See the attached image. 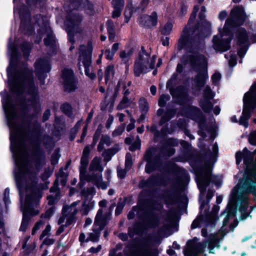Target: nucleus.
Returning a JSON list of instances; mask_svg holds the SVG:
<instances>
[{"instance_id": "f257e3e1", "label": "nucleus", "mask_w": 256, "mask_h": 256, "mask_svg": "<svg viewBox=\"0 0 256 256\" xmlns=\"http://www.w3.org/2000/svg\"><path fill=\"white\" fill-rule=\"evenodd\" d=\"M11 52L10 66L7 69L10 87L14 92L20 97L19 100L20 110L11 102L10 98L6 96L3 101V108L10 129L11 150L15 158L18 172L14 173L17 187L21 193L25 182H36V172L32 170L28 164V153L25 143L29 139L31 122H24L28 115L30 119L37 118L42 110L41 104L38 94V88L34 82L32 70L24 66L14 74L18 56V48L10 44Z\"/></svg>"}, {"instance_id": "f03ea898", "label": "nucleus", "mask_w": 256, "mask_h": 256, "mask_svg": "<svg viewBox=\"0 0 256 256\" xmlns=\"http://www.w3.org/2000/svg\"><path fill=\"white\" fill-rule=\"evenodd\" d=\"M198 10V7L195 6L188 26L182 30L178 44V48L180 50L185 48L188 52L182 58V62L190 64L196 71L200 70L201 68L204 69L202 71L198 72L194 80L195 87L200 89L204 85L208 78L207 70L205 69L207 64L206 59L204 55L200 54L199 52L201 41L207 36L210 24L204 19V12H200L199 18L202 26L194 30L190 28L191 23L193 22Z\"/></svg>"}, {"instance_id": "7ed1b4c3", "label": "nucleus", "mask_w": 256, "mask_h": 256, "mask_svg": "<svg viewBox=\"0 0 256 256\" xmlns=\"http://www.w3.org/2000/svg\"><path fill=\"white\" fill-rule=\"evenodd\" d=\"M246 14L243 8L238 6L234 8L226 20L222 29L219 28L220 37L214 36L212 39V47L216 51L224 52L230 48V42L232 39V30L242 25L246 20Z\"/></svg>"}, {"instance_id": "20e7f679", "label": "nucleus", "mask_w": 256, "mask_h": 256, "mask_svg": "<svg viewBox=\"0 0 256 256\" xmlns=\"http://www.w3.org/2000/svg\"><path fill=\"white\" fill-rule=\"evenodd\" d=\"M80 56L78 57V68L80 73H84L93 80L96 78V74L93 72L92 68V47L90 42L86 46L80 45L79 48Z\"/></svg>"}, {"instance_id": "39448f33", "label": "nucleus", "mask_w": 256, "mask_h": 256, "mask_svg": "<svg viewBox=\"0 0 256 256\" xmlns=\"http://www.w3.org/2000/svg\"><path fill=\"white\" fill-rule=\"evenodd\" d=\"M156 58V56H150V54L142 46L135 61L134 69V75L139 76L141 74H146L153 69Z\"/></svg>"}, {"instance_id": "423d86ee", "label": "nucleus", "mask_w": 256, "mask_h": 256, "mask_svg": "<svg viewBox=\"0 0 256 256\" xmlns=\"http://www.w3.org/2000/svg\"><path fill=\"white\" fill-rule=\"evenodd\" d=\"M20 17L22 20L20 30L27 35H31L34 32L32 24H38L42 26L44 22V17L41 14H37L34 16L33 20H30V14L28 9L24 6H21L18 10Z\"/></svg>"}, {"instance_id": "0eeeda50", "label": "nucleus", "mask_w": 256, "mask_h": 256, "mask_svg": "<svg viewBox=\"0 0 256 256\" xmlns=\"http://www.w3.org/2000/svg\"><path fill=\"white\" fill-rule=\"evenodd\" d=\"M210 181L218 187L222 185L220 178L218 176H212L210 170L198 176L196 180L198 186L200 190V203L201 212L206 204L204 201L202 202V198L204 196V192Z\"/></svg>"}, {"instance_id": "6e6552de", "label": "nucleus", "mask_w": 256, "mask_h": 256, "mask_svg": "<svg viewBox=\"0 0 256 256\" xmlns=\"http://www.w3.org/2000/svg\"><path fill=\"white\" fill-rule=\"evenodd\" d=\"M218 242V240L216 235L212 236L210 240L204 242L202 243L192 242L188 245L187 249L184 251L185 256H197L198 254L202 253L204 248L208 245L210 253H214V248Z\"/></svg>"}, {"instance_id": "1a4fd4ad", "label": "nucleus", "mask_w": 256, "mask_h": 256, "mask_svg": "<svg viewBox=\"0 0 256 256\" xmlns=\"http://www.w3.org/2000/svg\"><path fill=\"white\" fill-rule=\"evenodd\" d=\"M218 210L219 206H214L210 214H206V212H204V216L200 215L194 220L191 225V228L194 229L203 226H214L216 222L218 220L216 213Z\"/></svg>"}, {"instance_id": "9d476101", "label": "nucleus", "mask_w": 256, "mask_h": 256, "mask_svg": "<svg viewBox=\"0 0 256 256\" xmlns=\"http://www.w3.org/2000/svg\"><path fill=\"white\" fill-rule=\"evenodd\" d=\"M22 220L20 230L25 232L30 221L31 216L38 215L40 212L35 210L31 206V200L28 196L26 198L24 208L22 207Z\"/></svg>"}, {"instance_id": "9b49d317", "label": "nucleus", "mask_w": 256, "mask_h": 256, "mask_svg": "<svg viewBox=\"0 0 256 256\" xmlns=\"http://www.w3.org/2000/svg\"><path fill=\"white\" fill-rule=\"evenodd\" d=\"M82 18L78 14L70 15L69 18L66 22V25L67 26L66 30L69 36V40L72 44L74 42V36L75 33L82 32L81 28L79 26Z\"/></svg>"}, {"instance_id": "f8f14e48", "label": "nucleus", "mask_w": 256, "mask_h": 256, "mask_svg": "<svg viewBox=\"0 0 256 256\" xmlns=\"http://www.w3.org/2000/svg\"><path fill=\"white\" fill-rule=\"evenodd\" d=\"M236 36L238 44L241 46L238 50V54L240 57L242 58L246 54L250 46V33L248 32L244 28H239L236 32Z\"/></svg>"}, {"instance_id": "ddd939ff", "label": "nucleus", "mask_w": 256, "mask_h": 256, "mask_svg": "<svg viewBox=\"0 0 256 256\" xmlns=\"http://www.w3.org/2000/svg\"><path fill=\"white\" fill-rule=\"evenodd\" d=\"M35 72L40 81V84H44L46 73L50 71V64L48 59L40 58L35 64Z\"/></svg>"}, {"instance_id": "4468645a", "label": "nucleus", "mask_w": 256, "mask_h": 256, "mask_svg": "<svg viewBox=\"0 0 256 256\" xmlns=\"http://www.w3.org/2000/svg\"><path fill=\"white\" fill-rule=\"evenodd\" d=\"M187 112H182L180 114L186 117L189 118L196 121L200 120L202 121L203 120L202 114L199 108L194 106H190L186 108ZM198 126L201 130L198 131V134L201 136L203 138L206 137V134L202 132V122H200L198 123Z\"/></svg>"}, {"instance_id": "2eb2a0df", "label": "nucleus", "mask_w": 256, "mask_h": 256, "mask_svg": "<svg viewBox=\"0 0 256 256\" xmlns=\"http://www.w3.org/2000/svg\"><path fill=\"white\" fill-rule=\"evenodd\" d=\"M132 82L128 81L124 83L122 80H119L116 88L115 94L116 95L119 90L122 88L124 96L117 106L118 110H122L128 107L130 104V100L127 98V96L130 93L128 88L131 86Z\"/></svg>"}, {"instance_id": "dca6fc26", "label": "nucleus", "mask_w": 256, "mask_h": 256, "mask_svg": "<svg viewBox=\"0 0 256 256\" xmlns=\"http://www.w3.org/2000/svg\"><path fill=\"white\" fill-rule=\"evenodd\" d=\"M62 78L64 90L68 92L74 91L76 88V81L74 78L73 72L70 70H64Z\"/></svg>"}, {"instance_id": "f3484780", "label": "nucleus", "mask_w": 256, "mask_h": 256, "mask_svg": "<svg viewBox=\"0 0 256 256\" xmlns=\"http://www.w3.org/2000/svg\"><path fill=\"white\" fill-rule=\"evenodd\" d=\"M154 152V148H150L146 152L144 156V160L148 162L145 171L148 174H150L156 170L160 164V158L153 157Z\"/></svg>"}, {"instance_id": "a211bd4d", "label": "nucleus", "mask_w": 256, "mask_h": 256, "mask_svg": "<svg viewBox=\"0 0 256 256\" xmlns=\"http://www.w3.org/2000/svg\"><path fill=\"white\" fill-rule=\"evenodd\" d=\"M214 96V94L212 92L208 86H206L203 92V98L200 101V106L206 112H210L212 111V104L210 102Z\"/></svg>"}, {"instance_id": "6ab92c4d", "label": "nucleus", "mask_w": 256, "mask_h": 256, "mask_svg": "<svg viewBox=\"0 0 256 256\" xmlns=\"http://www.w3.org/2000/svg\"><path fill=\"white\" fill-rule=\"evenodd\" d=\"M110 220V212L104 214V210H98L94 218V226L103 230Z\"/></svg>"}, {"instance_id": "aec40b11", "label": "nucleus", "mask_w": 256, "mask_h": 256, "mask_svg": "<svg viewBox=\"0 0 256 256\" xmlns=\"http://www.w3.org/2000/svg\"><path fill=\"white\" fill-rule=\"evenodd\" d=\"M176 218V214L174 210L170 211L166 215V216L164 218L162 221V226L160 229L161 232L166 230H168L174 224Z\"/></svg>"}, {"instance_id": "412c9836", "label": "nucleus", "mask_w": 256, "mask_h": 256, "mask_svg": "<svg viewBox=\"0 0 256 256\" xmlns=\"http://www.w3.org/2000/svg\"><path fill=\"white\" fill-rule=\"evenodd\" d=\"M70 8L76 9L80 8H84L90 10V12H92L93 5L88 0H72V2L70 5Z\"/></svg>"}, {"instance_id": "4be33fe9", "label": "nucleus", "mask_w": 256, "mask_h": 256, "mask_svg": "<svg viewBox=\"0 0 256 256\" xmlns=\"http://www.w3.org/2000/svg\"><path fill=\"white\" fill-rule=\"evenodd\" d=\"M178 76V74H174L166 82V87L169 90L170 94L173 96H180L182 94H183V92L177 94L175 92V90L174 87L176 84Z\"/></svg>"}, {"instance_id": "5701e85b", "label": "nucleus", "mask_w": 256, "mask_h": 256, "mask_svg": "<svg viewBox=\"0 0 256 256\" xmlns=\"http://www.w3.org/2000/svg\"><path fill=\"white\" fill-rule=\"evenodd\" d=\"M124 4V0H113V18L121 14Z\"/></svg>"}, {"instance_id": "b1692460", "label": "nucleus", "mask_w": 256, "mask_h": 256, "mask_svg": "<svg viewBox=\"0 0 256 256\" xmlns=\"http://www.w3.org/2000/svg\"><path fill=\"white\" fill-rule=\"evenodd\" d=\"M34 154L36 167L40 166L45 164L46 155L44 152L39 148H36L34 150Z\"/></svg>"}, {"instance_id": "393cba45", "label": "nucleus", "mask_w": 256, "mask_h": 256, "mask_svg": "<svg viewBox=\"0 0 256 256\" xmlns=\"http://www.w3.org/2000/svg\"><path fill=\"white\" fill-rule=\"evenodd\" d=\"M94 201L92 200V198H85L83 201L81 211L84 215H87L90 210L94 206Z\"/></svg>"}, {"instance_id": "a878e982", "label": "nucleus", "mask_w": 256, "mask_h": 256, "mask_svg": "<svg viewBox=\"0 0 256 256\" xmlns=\"http://www.w3.org/2000/svg\"><path fill=\"white\" fill-rule=\"evenodd\" d=\"M141 20L146 22V23L144 24L146 26H154L158 22L157 14L156 12H153L151 16H145L142 18Z\"/></svg>"}, {"instance_id": "bb28decb", "label": "nucleus", "mask_w": 256, "mask_h": 256, "mask_svg": "<svg viewBox=\"0 0 256 256\" xmlns=\"http://www.w3.org/2000/svg\"><path fill=\"white\" fill-rule=\"evenodd\" d=\"M134 139V137L126 138L125 139V142L126 144H131L129 148V150L132 152L140 149L141 143L140 140L138 136H137L136 140L132 142Z\"/></svg>"}, {"instance_id": "cd10ccee", "label": "nucleus", "mask_w": 256, "mask_h": 256, "mask_svg": "<svg viewBox=\"0 0 256 256\" xmlns=\"http://www.w3.org/2000/svg\"><path fill=\"white\" fill-rule=\"evenodd\" d=\"M158 182V178L152 176L148 180H142L139 184L140 188H152L156 185Z\"/></svg>"}, {"instance_id": "c85d7f7f", "label": "nucleus", "mask_w": 256, "mask_h": 256, "mask_svg": "<svg viewBox=\"0 0 256 256\" xmlns=\"http://www.w3.org/2000/svg\"><path fill=\"white\" fill-rule=\"evenodd\" d=\"M102 230V229L94 226L92 228L93 232L89 234V236L86 240V242H88V240H90L93 242H98L100 236V232Z\"/></svg>"}, {"instance_id": "c756f323", "label": "nucleus", "mask_w": 256, "mask_h": 256, "mask_svg": "<svg viewBox=\"0 0 256 256\" xmlns=\"http://www.w3.org/2000/svg\"><path fill=\"white\" fill-rule=\"evenodd\" d=\"M100 160L98 157H95L92 160V161L90 166V171H98L99 172H101L102 170V167L101 166Z\"/></svg>"}, {"instance_id": "7c9ffc66", "label": "nucleus", "mask_w": 256, "mask_h": 256, "mask_svg": "<svg viewBox=\"0 0 256 256\" xmlns=\"http://www.w3.org/2000/svg\"><path fill=\"white\" fill-rule=\"evenodd\" d=\"M176 113V111L174 109H169L165 113V114L162 117L160 122V124L162 125L170 119L173 118Z\"/></svg>"}, {"instance_id": "2f4dec72", "label": "nucleus", "mask_w": 256, "mask_h": 256, "mask_svg": "<svg viewBox=\"0 0 256 256\" xmlns=\"http://www.w3.org/2000/svg\"><path fill=\"white\" fill-rule=\"evenodd\" d=\"M167 144L170 146L168 148L167 154L168 156H172L175 152V150L171 146H177L178 144V142L177 140L174 138H169L166 140Z\"/></svg>"}, {"instance_id": "473e14b6", "label": "nucleus", "mask_w": 256, "mask_h": 256, "mask_svg": "<svg viewBox=\"0 0 256 256\" xmlns=\"http://www.w3.org/2000/svg\"><path fill=\"white\" fill-rule=\"evenodd\" d=\"M111 144L110 138L106 135H102L100 142L98 146V150L102 151L104 148V145L106 144L107 146H110Z\"/></svg>"}, {"instance_id": "72a5a7b5", "label": "nucleus", "mask_w": 256, "mask_h": 256, "mask_svg": "<svg viewBox=\"0 0 256 256\" xmlns=\"http://www.w3.org/2000/svg\"><path fill=\"white\" fill-rule=\"evenodd\" d=\"M44 42L46 46H52L55 43V40L51 30H47L46 38L44 39Z\"/></svg>"}, {"instance_id": "f704fd0d", "label": "nucleus", "mask_w": 256, "mask_h": 256, "mask_svg": "<svg viewBox=\"0 0 256 256\" xmlns=\"http://www.w3.org/2000/svg\"><path fill=\"white\" fill-rule=\"evenodd\" d=\"M166 202L168 204H173L178 202V194L174 192L166 198Z\"/></svg>"}, {"instance_id": "c9c22d12", "label": "nucleus", "mask_w": 256, "mask_h": 256, "mask_svg": "<svg viewBox=\"0 0 256 256\" xmlns=\"http://www.w3.org/2000/svg\"><path fill=\"white\" fill-rule=\"evenodd\" d=\"M132 53V50L130 49L128 50H124L121 52L120 54V56L123 62H126L130 60Z\"/></svg>"}, {"instance_id": "e433bc0d", "label": "nucleus", "mask_w": 256, "mask_h": 256, "mask_svg": "<svg viewBox=\"0 0 256 256\" xmlns=\"http://www.w3.org/2000/svg\"><path fill=\"white\" fill-rule=\"evenodd\" d=\"M225 58L228 60V64L230 66H234L236 64V54L230 52L228 54H225Z\"/></svg>"}, {"instance_id": "4c0bfd02", "label": "nucleus", "mask_w": 256, "mask_h": 256, "mask_svg": "<svg viewBox=\"0 0 256 256\" xmlns=\"http://www.w3.org/2000/svg\"><path fill=\"white\" fill-rule=\"evenodd\" d=\"M78 210L76 208H72V206H66L63 208L62 214L64 216H68V215L76 214Z\"/></svg>"}, {"instance_id": "58836bf2", "label": "nucleus", "mask_w": 256, "mask_h": 256, "mask_svg": "<svg viewBox=\"0 0 256 256\" xmlns=\"http://www.w3.org/2000/svg\"><path fill=\"white\" fill-rule=\"evenodd\" d=\"M101 178L102 176L100 173L96 174V176L86 174L83 178L84 180H86L88 182L94 181L97 182H100Z\"/></svg>"}, {"instance_id": "ea45409f", "label": "nucleus", "mask_w": 256, "mask_h": 256, "mask_svg": "<svg viewBox=\"0 0 256 256\" xmlns=\"http://www.w3.org/2000/svg\"><path fill=\"white\" fill-rule=\"evenodd\" d=\"M48 200V204L49 205H53L55 204L60 198V192H58L54 195H50L47 197Z\"/></svg>"}, {"instance_id": "a19ab883", "label": "nucleus", "mask_w": 256, "mask_h": 256, "mask_svg": "<svg viewBox=\"0 0 256 256\" xmlns=\"http://www.w3.org/2000/svg\"><path fill=\"white\" fill-rule=\"evenodd\" d=\"M60 108L62 112L68 116H70L72 114V108L68 103H64L62 105Z\"/></svg>"}, {"instance_id": "79ce46f5", "label": "nucleus", "mask_w": 256, "mask_h": 256, "mask_svg": "<svg viewBox=\"0 0 256 256\" xmlns=\"http://www.w3.org/2000/svg\"><path fill=\"white\" fill-rule=\"evenodd\" d=\"M139 106L142 112H146L148 110V105L146 100L144 98H140L139 100Z\"/></svg>"}, {"instance_id": "37998d69", "label": "nucleus", "mask_w": 256, "mask_h": 256, "mask_svg": "<svg viewBox=\"0 0 256 256\" xmlns=\"http://www.w3.org/2000/svg\"><path fill=\"white\" fill-rule=\"evenodd\" d=\"M95 193V188L94 187L88 188H84L81 192V194L85 198H88L90 196H93Z\"/></svg>"}, {"instance_id": "c03bdc74", "label": "nucleus", "mask_w": 256, "mask_h": 256, "mask_svg": "<svg viewBox=\"0 0 256 256\" xmlns=\"http://www.w3.org/2000/svg\"><path fill=\"white\" fill-rule=\"evenodd\" d=\"M31 47L32 45L30 43L25 42L22 44V50L24 52V58H27L28 57Z\"/></svg>"}, {"instance_id": "a18cd8bd", "label": "nucleus", "mask_w": 256, "mask_h": 256, "mask_svg": "<svg viewBox=\"0 0 256 256\" xmlns=\"http://www.w3.org/2000/svg\"><path fill=\"white\" fill-rule=\"evenodd\" d=\"M132 164V156L130 153H127L126 156L125 166L126 169L128 170Z\"/></svg>"}, {"instance_id": "49530a36", "label": "nucleus", "mask_w": 256, "mask_h": 256, "mask_svg": "<svg viewBox=\"0 0 256 256\" xmlns=\"http://www.w3.org/2000/svg\"><path fill=\"white\" fill-rule=\"evenodd\" d=\"M60 150L58 148L56 149L52 156L51 158V163L52 164L54 165L58 162V159L60 157Z\"/></svg>"}, {"instance_id": "de8ad7c7", "label": "nucleus", "mask_w": 256, "mask_h": 256, "mask_svg": "<svg viewBox=\"0 0 256 256\" xmlns=\"http://www.w3.org/2000/svg\"><path fill=\"white\" fill-rule=\"evenodd\" d=\"M172 24L170 22L166 23L162 30V34L164 35L169 34L172 29Z\"/></svg>"}, {"instance_id": "09e8293b", "label": "nucleus", "mask_w": 256, "mask_h": 256, "mask_svg": "<svg viewBox=\"0 0 256 256\" xmlns=\"http://www.w3.org/2000/svg\"><path fill=\"white\" fill-rule=\"evenodd\" d=\"M170 99V96L169 95H162L158 100V105L160 107H164L166 102L168 101Z\"/></svg>"}, {"instance_id": "8fccbe9b", "label": "nucleus", "mask_w": 256, "mask_h": 256, "mask_svg": "<svg viewBox=\"0 0 256 256\" xmlns=\"http://www.w3.org/2000/svg\"><path fill=\"white\" fill-rule=\"evenodd\" d=\"M102 156L104 157V161H109L112 158V150L111 148H108L105 150L102 154Z\"/></svg>"}, {"instance_id": "3c124183", "label": "nucleus", "mask_w": 256, "mask_h": 256, "mask_svg": "<svg viewBox=\"0 0 256 256\" xmlns=\"http://www.w3.org/2000/svg\"><path fill=\"white\" fill-rule=\"evenodd\" d=\"M248 142L250 144L256 146V130L250 132L248 136Z\"/></svg>"}, {"instance_id": "603ef678", "label": "nucleus", "mask_w": 256, "mask_h": 256, "mask_svg": "<svg viewBox=\"0 0 256 256\" xmlns=\"http://www.w3.org/2000/svg\"><path fill=\"white\" fill-rule=\"evenodd\" d=\"M80 127V124L78 123L75 126L72 128L70 130V139L71 141L73 140L75 137L76 133L78 132Z\"/></svg>"}, {"instance_id": "864d4df0", "label": "nucleus", "mask_w": 256, "mask_h": 256, "mask_svg": "<svg viewBox=\"0 0 256 256\" xmlns=\"http://www.w3.org/2000/svg\"><path fill=\"white\" fill-rule=\"evenodd\" d=\"M160 220L154 216H152L150 220L148 225L150 227L155 228L159 225Z\"/></svg>"}, {"instance_id": "5fc2aeb1", "label": "nucleus", "mask_w": 256, "mask_h": 256, "mask_svg": "<svg viewBox=\"0 0 256 256\" xmlns=\"http://www.w3.org/2000/svg\"><path fill=\"white\" fill-rule=\"evenodd\" d=\"M221 78V75L218 72L214 73L212 76V82L214 84H217Z\"/></svg>"}, {"instance_id": "6e6d98bb", "label": "nucleus", "mask_w": 256, "mask_h": 256, "mask_svg": "<svg viewBox=\"0 0 256 256\" xmlns=\"http://www.w3.org/2000/svg\"><path fill=\"white\" fill-rule=\"evenodd\" d=\"M112 70L110 66H108L105 70L104 79L106 84H108V81L110 78V72Z\"/></svg>"}, {"instance_id": "4d7b16f0", "label": "nucleus", "mask_w": 256, "mask_h": 256, "mask_svg": "<svg viewBox=\"0 0 256 256\" xmlns=\"http://www.w3.org/2000/svg\"><path fill=\"white\" fill-rule=\"evenodd\" d=\"M50 225H47L46 228L42 231L41 235L40 236V239L42 240L45 236H49L50 234Z\"/></svg>"}, {"instance_id": "13d9d810", "label": "nucleus", "mask_w": 256, "mask_h": 256, "mask_svg": "<svg viewBox=\"0 0 256 256\" xmlns=\"http://www.w3.org/2000/svg\"><path fill=\"white\" fill-rule=\"evenodd\" d=\"M58 186V180L56 179L54 181L53 186L50 188V192L56 193L58 192H60Z\"/></svg>"}, {"instance_id": "bf43d9fd", "label": "nucleus", "mask_w": 256, "mask_h": 256, "mask_svg": "<svg viewBox=\"0 0 256 256\" xmlns=\"http://www.w3.org/2000/svg\"><path fill=\"white\" fill-rule=\"evenodd\" d=\"M124 130V126L121 125L113 132V136H118L121 134Z\"/></svg>"}, {"instance_id": "052dcab7", "label": "nucleus", "mask_w": 256, "mask_h": 256, "mask_svg": "<svg viewBox=\"0 0 256 256\" xmlns=\"http://www.w3.org/2000/svg\"><path fill=\"white\" fill-rule=\"evenodd\" d=\"M54 210L53 208H51L48 210L44 214H41V218H50L52 212H53Z\"/></svg>"}, {"instance_id": "680f3d73", "label": "nucleus", "mask_w": 256, "mask_h": 256, "mask_svg": "<svg viewBox=\"0 0 256 256\" xmlns=\"http://www.w3.org/2000/svg\"><path fill=\"white\" fill-rule=\"evenodd\" d=\"M117 173L118 178L122 179L124 178L126 174V172L125 170L121 168L120 167H118L117 169Z\"/></svg>"}, {"instance_id": "e2e57ef3", "label": "nucleus", "mask_w": 256, "mask_h": 256, "mask_svg": "<svg viewBox=\"0 0 256 256\" xmlns=\"http://www.w3.org/2000/svg\"><path fill=\"white\" fill-rule=\"evenodd\" d=\"M50 115V110H49V109L46 110L43 114L42 119V122H46L47 120H48Z\"/></svg>"}, {"instance_id": "0e129e2a", "label": "nucleus", "mask_w": 256, "mask_h": 256, "mask_svg": "<svg viewBox=\"0 0 256 256\" xmlns=\"http://www.w3.org/2000/svg\"><path fill=\"white\" fill-rule=\"evenodd\" d=\"M87 166L80 165V180H82L86 174Z\"/></svg>"}, {"instance_id": "69168bd1", "label": "nucleus", "mask_w": 256, "mask_h": 256, "mask_svg": "<svg viewBox=\"0 0 256 256\" xmlns=\"http://www.w3.org/2000/svg\"><path fill=\"white\" fill-rule=\"evenodd\" d=\"M88 156H82L80 160V165L88 166Z\"/></svg>"}, {"instance_id": "338daca9", "label": "nucleus", "mask_w": 256, "mask_h": 256, "mask_svg": "<svg viewBox=\"0 0 256 256\" xmlns=\"http://www.w3.org/2000/svg\"><path fill=\"white\" fill-rule=\"evenodd\" d=\"M100 134L101 130H100L98 129L96 130L93 138V142L94 144H95L96 142L98 140Z\"/></svg>"}, {"instance_id": "774afa93", "label": "nucleus", "mask_w": 256, "mask_h": 256, "mask_svg": "<svg viewBox=\"0 0 256 256\" xmlns=\"http://www.w3.org/2000/svg\"><path fill=\"white\" fill-rule=\"evenodd\" d=\"M138 208L134 207L132 211H130L128 215V218L129 220L132 219L135 216V212H138Z\"/></svg>"}]
</instances>
